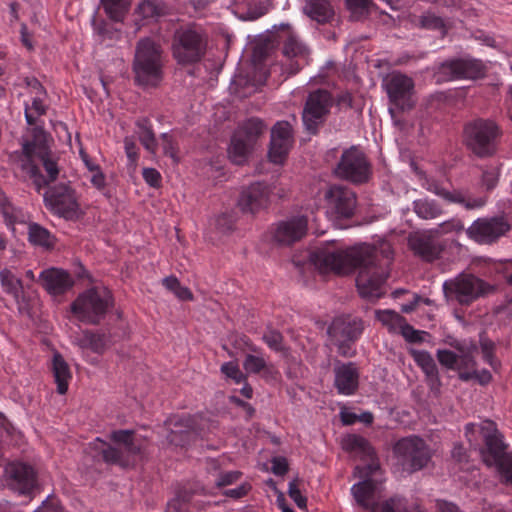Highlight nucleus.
Returning a JSON list of instances; mask_svg holds the SVG:
<instances>
[{
	"label": "nucleus",
	"instance_id": "obj_1",
	"mask_svg": "<svg viewBox=\"0 0 512 512\" xmlns=\"http://www.w3.org/2000/svg\"><path fill=\"white\" fill-rule=\"evenodd\" d=\"M392 254L391 244L380 239L373 245L359 244L345 249L334 243L322 245L310 253L309 259L320 273L347 274L358 268L356 285L360 295L378 299L383 295Z\"/></svg>",
	"mask_w": 512,
	"mask_h": 512
},
{
	"label": "nucleus",
	"instance_id": "obj_2",
	"mask_svg": "<svg viewBox=\"0 0 512 512\" xmlns=\"http://www.w3.org/2000/svg\"><path fill=\"white\" fill-rule=\"evenodd\" d=\"M379 468L378 461L373 458L366 466L355 468V476L363 479L351 487L355 501L363 508L370 509L371 512H407L405 501L397 497L391 498L381 505H373L377 492Z\"/></svg>",
	"mask_w": 512,
	"mask_h": 512
},
{
	"label": "nucleus",
	"instance_id": "obj_3",
	"mask_svg": "<svg viewBox=\"0 0 512 512\" xmlns=\"http://www.w3.org/2000/svg\"><path fill=\"white\" fill-rule=\"evenodd\" d=\"M163 66L160 45L149 38L141 39L136 46L133 61L135 82L144 88L156 87L162 81Z\"/></svg>",
	"mask_w": 512,
	"mask_h": 512
},
{
	"label": "nucleus",
	"instance_id": "obj_4",
	"mask_svg": "<svg viewBox=\"0 0 512 512\" xmlns=\"http://www.w3.org/2000/svg\"><path fill=\"white\" fill-rule=\"evenodd\" d=\"M112 441L116 447L107 445L100 439L90 443V447L95 451L93 457H102L110 464H117L122 467L134 465L136 458L141 455L142 444L134 437L130 430H118L111 434Z\"/></svg>",
	"mask_w": 512,
	"mask_h": 512
},
{
	"label": "nucleus",
	"instance_id": "obj_5",
	"mask_svg": "<svg viewBox=\"0 0 512 512\" xmlns=\"http://www.w3.org/2000/svg\"><path fill=\"white\" fill-rule=\"evenodd\" d=\"M19 166L33 180L38 190L49 181H54L59 173L58 166L49 158L47 149L34 143L23 145Z\"/></svg>",
	"mask_w": 512,
	"mask_h": 512
},
{
	"label": "nucleus",
	"instance_id": "obj_6",
	"mask_svg": "<svg viewBox=\"0 0 512 512\" xmlns=\"http://www.w3.org/2000/svg\"><path fill=\"white\" fill-rule=\"evenodd\" d=\"M111 305V294L105 287H93L81 293L71 305L72 313L81 321L96 324Z\"/></svg>",
	"mask_w": 512,
	"mask_h": 512
},
{
	"label": "nucleus",
	"instance_id": "obj_7",
	"mask_svg": "<svg viewBox=\"0 0 512 512\" xmlns=\"http://www.w3.org/2000/svg\"><path fill=\"white\" fill-rule=\"evenodd\" d=\"M498 127L493 121L477 119L466 125L464 142L474 154L484 157L495 150Z\"/></svg>",
	"mask_w": 512,
	"mask_h": 512
},
{
	"label": "nucleus",
	"instance_id": "obj_8",
	"mask_svg": "<svg viewBox=\"0 0 512 512\" xmlns=\"http://www.w3.org/2000/svg\"><path fill=\"white\" fill-rule=\"evenodd\" d=\"M207 45L206 35L199 29L188 28L176 35L173 44L174 58L181 64L199 61Z\"/></svg>",
	"mask_w": 512,
	"mask_h": 512
},
{
	"label": "nucleus",
	"instance_id": "obj_9",
	"mask_svg": "<svg viewBox=\"0 0 512 512\" xmlns=\"http://www.w3.org/2000/svg\"><path fill=\"white\" fill-rule=\"evenodd\" d=\"M394 452L401 464L410 471L422 469L431 458L429 447L417 436L399 440L394 446Z\"/></svg>",
	"mask_w": 512,
	"mask_h": 512
},
{
	"label": "nucleus",
	"instance_id": "obj_10",
	"mask_svg": "<svg viewBox=\"0 0 512 512\" xmlns=\"http://www.w3.org/2000/svg\"><path fill=\"white\" fill-rule=\"evenodd\" d=\"M489 289L482 280L462 274L443 283V291L448 299H454L460 304H469Z\"/></svg>",
	"mask_w": 512,
	"mask_h": 512
},
{
	"label": "nucleus",
	"instance_id": "obj_11",
	"mask_svg": "<svg viewBox=\"0 0 512 512\" xmlns=\"http://www.w3.org/2000/svg\"><path fill=\"white\" fill-rule=\"evenodd\" d=\"M478 429L485 441L486 449L482 451V456L488 466H493L509 455L505 452L502 436L498 433L495 424L491 421H485L480 426L473 423H469L465 426L466 436L471 444L474 441L471 435Z\"/></svg>",
	"mask_w": 512,
	"mask_h": 512
},
{
	"label": "nucleus",
	"instance_id": "obj_12",
	"mask_svg": "<svg viewBox=\"0 0 512 512\" xmlns=\"http://www.w3.org/2000/svg\"><path fill=\"white\" fill-rule=\"evenodd\" d=\"M46 207L55 215L72 220L80 216L75 191L68 186H57L44 194Z\"/></svg>",
	"mask_w": 512,
	"mask_h": 512
},
{
	"label": "nucleus",
	"instance_id": "obj_13",
	"mask_svg": "<svg viewBox=\"0 0 512 512\" xmlns=\"http://www.w3.org/2000/svg\"><path fill=\"white\" fill-rule=\"evenodd\" d=\"M363 332V323L358 318L337 317L328 328V334L338 352L344 356H350L349 342L355 341Z\"/></svg>",
	"mask_w": 512,
	"mask_h": 512
},
{
	"label": "nucleus",
	"instance_id": "obj_14",
	"mask_svg": "<svg viewBox=\"0 0 512 512\" xmlns=\"http://www.w3.org/2000/svg\"><path fill=\"white\" fill-rule=\"evenodd\" d=\"M335 173L341 179L363 183L369 179L370 167L364 153L352 147L343 152Z\"/></svg>",
	"mask_w": 512,
	"mask_h": 512
},
{
	"label": "nucleus",
	"instance_id": "obj_15",
	"mask_svg": "<svg viewBox=\"0 0 512 512\" xmlns=\"http://www.w3.org/2000/svg\"><path fill=\"white\" fill-rule=\"evenodd\" d=\"M503 216L478 218L467 229V236L479 244H491L510 230Z\"/></svg>",
	"mask_w": 512,
	"mask_h": 512
},
{
	"label": "nucleus",
	"instance_id": "obj_16",
	"mask_svg": "<svg viewBox=\"0 0 512 512\" xmlns=\"http://www.w3.org/2000/svg\"><path fill=\"white\" fill-rule=\"evenodd\" d=\"M332 102L331 95L325 90H317L309 94L302 113L304 126L309 132H316L325 121Z\"/></svg>",
	"mask_w": 512,
	"mask_h": 512
},
{
	"label": "nucleus",
	"instance_id": "obj_17",
	"mask_svg": "<svg viewBox=\"0 0 512 512\" xmlns=\"http://www.w3.org/2000/svg\"><path fill=\"white\" fill-rule=\"evenodd\" d=\"M383 87L392 103L401 110L410 109L413 106V80L399 72H393L383 80Z\"/></svg>",
	"mask_w": 512,
	"mask_h": 512
},
{
	"label": "nucleus",
	"instance_id": "obj_18",
	"mask_svg": "<svg viewBox=\"0 0 512 512\" xmlns=\"http://www.w3.org/2000/svg\"><path fill=\"white\" fill-rule=\"evenodd\" d=\"M4 482L13 492L28 495L36 485V474L30 465L12 462L4 469Z\"/></svg>",
	"mask_w": 512,
	"mask_h": 512
},
{
	"label": "nucleus",
	"instance_id": "obj_19",
	"mask_svg": "<svg viewBox=\"0 0 512 512\" xmlns=\"http://www.w3.org/2000/svg\"><path fill=\"white\" fill-rule=\"evenodd\" d=\"M327 212L336 218H349L356 208L354 192L340 185L331 186L325 193Z\"/></svg>",
	"mask_w": 512,
	"mask_h": 512
},
{
	"label": "nucleus",
	"instance_id": "obj_20",
	"mask_svg": "<svg viewBox=\"0 0 512 512\" xmlns=\"http://www.w3.org/2000/svg\"><path fill=\"white\" fill-rule=\"evenodd\" d=\"M293 144L292 127L287 121L277 122L271 130L268 156L271 162L282 164Z\"/></svg>",
	"mask_w": 512,
	"mask_h": 512
},
{
	"label": "nucleus",
	"instance_id": "obj_21",
	"mask_svg": "<svg viewBox=\"0 0 512 512\" xmlns=\"http://www.w3.org/2000/svg\"><path fill=\"white\" fill-rule=\"evenodd\" d=\"M441 71L449 79H478L485 75L487 67L481 60L462 58L443 63Z\"/></svg>",
	"mask_w": 512,
	"mask_h": 512
},
{
	"label": "nucleus",
	"instance_id": "obj_22",
	"mask_svg": "<svg viewBox=\"0 0 512 512\" xmlns=\"http://www.w3.org/2000/svg\"><path fill=\"white\" fill-rule=\"evenodd\" d=\"M422 186L443 198L449 203L461 204L467 210H476L485 206L487 198L483 196H471L461 191H448L434 180L424 178Z\"/></svg>",
	"mask_w": 512,
	"mask_h": 512
},
{
	"label": "nucleus",
	"instance_id": "obj_23",
	"mask_svg": "<svg viewBox=\"0 0 512 512\" xmlns=\"http://www.w3.org/2000/svg\"><path fill=\"white\" fill-rule=\"evenodd\" d=\"M309 219L296 216L279 222L273 230V239L280 245H290L300 240L306 233Z\"/></svg>",
	"mask_w": 512,
	"mask_h": 512
},
{
	"label": "nucleus",
	"instance_id": "obj_24",
	"mask_svg": "<svg viewBox=\"0 0 512 512\" xmlns=\"http://www.w3.org/2000/svg\"><path fill=\"white\" fill-rule=\"evenodd\" d=\"M359 384V372L357 366L352 363L337 362L334 366V385L339 394L352 395Z\"/></svg>",
	"mask_w": 512,
	"mask_h": 512
},
{
	"label": "nucleus",
	"instance_id": "obj_25",
	"mask_svg": "<svg viewBox=\"0 0 512 512\" xmlns=\"http://www.w3.org/2000/svg\"><path fill=\"white\" fill-rule=\"evenodd\" d=\"M269 199V189L262 183H254L242 191L238 206L244 213H255L265 207Z\"/></svg>",
	"mask_w": 512,
	"mask_h": 512
},
{
	"label": "nucleus",
	"instance_id": "obj_26",
	"mask_svg": "<svg viewBox=\"0 0 512 512\" xmlns=\"http://www.w3.org/2000/svg\"><path fill=\"white\" fill-rule=\"evenodd\" d=\"M39 280L46 291L52 296L64 294L74 284L71 275L67 271L58 268H50L42 271Z\"/></svg>",
	"mask_w": 512,
	"mask_h": 512
},
{
	"label": "nucleus",
	"instance_id": "obj_27",
	"mask_svg": "<svg viewBox=\"0 0 512 512\" xmlns=\"http://www.w3.org/2000/svg\"><path fill=\"white\" fill-rule=\"evenodd\" d=\"M243 367L249 374H260L266 381H276L279 371L271 362H268L263 354L255 347L247 353L243 361Z\"/></svg>",
	"mask_w": 512,
	"mask_h": 512
},
{
	"label": "nucleus",
	"instance_id": "obj_28",
	"mask_svg": "<svg viewBox=\"0 0 512 512\" xmlns=\"http://www.w3.org/2000/svg\"><path fill=\"white\" fill-rule=\"evenodd\" d=\"M30 93L33 95L31 105L25 106V118L29 125L36 122V119L45 113L44 99L46 92L37 79L27 81Z\"/></svg>",
	"mask_w": 512,
	"mask_h": 512
},
{
	"label": "nucleus",
	"instance_id": "obj_29",
	"mask_svg": "<svg viewBox=\"0 0 512 512\" xmlns=\"http://www.w3.org/2000/svg\"><path fill=\"white\" fill-rule=\"evenodd\" d=\"M0 283L3 291L14 298L22 313L26 303L22 281L11 270L3 269L0 271Z\"/></svg>",
	"mask_w": 512,
	"mask_h": 512
},
{
	"label": "nucleus",
	"instance_id": "obj_30",
	"mask_svg": "<svg viewBox=\"0 0 512 512\" xmlns=\"http://www.w3.org/2000/svg\"><path fill=\"white\" fill-rule=\"evenodd\" d=\"M73 343L83 352L91 350L98 354L103 353L111 344L107 335L90 331H83L80 335L75 336Z\"/></svg>",
	"mask_w": 512,
	"mask_h": 512
},
{
	"label": "nucleus",
	"instance_id": "obj_31",
	"mask_svg": "<svg viewBox=\"0 0 512 512\" xmlns=\"http://www.w3.org/2000/svg\"><path fill=\"white\" fill-rule=\"evenodd\" d=\"M430 235L426 234H414L409 237L410 248L419 256L427 261L434 260L440 250L430 239Z\"/></svg>",
	"mask_w": 512,
	"mask_h": 512
},
{
	"label": "nucleus",
	"instance_id": "obj_32",
	"mask_svg": "<svg viewBox=\"0 0 512 512\" xmlns=\"http://www.w3.org/2000/svg\"><path fill=\"white\" fill-rule=\"evenodd\" d=\"M303 12L319 24L328 22L334 11L327 0H306Z\"/></svg>",
	"mask_w": 512,
	"mask_h": 512
},
{
	"label": "nucleus",
	"instance_id": "obj_33",
	"mask_svg": "<svg viewBox=\"0 0 512 512\" xmlns=\"http://www.w3.org/2000/svg\"><path fill=\"white\" fill-rule=\"evenodd\" d=\"M411 356L417 365L423 370L431 385H439L436 363L431 354L424 350L410 349Z\"/></svg>",
	"mask_w": 512,
	"mask_h": 512
},
{
	"label": "nucleus",
	"instance_id": "obj_34",
	"mask_svg": "<svg viewBox=\"0 0 512 512\" xmlns=\"http://www.w3.org/2000/svg\"><path fill=\"white\" fill-rule=\"evenodd\" d=\"M52 370L59 394H65L71 379V371L61 354L55 353L52 360Z\"/></svg>",
	"mask_w": 512,
	"mask_h": 512
},
{
	"label": "nucleus",
	"instance_id": "obj_35",
	"mask_svg": "<svg viewBox=\"0 0 512 512\" xmlns=\"http://www.w3.org/2000/svg\"><path fill=\"white\" fill-rule=\"evenodd\" d=\"M254 145L246 141L240 134H234L228 148V155L235 164H243L249 157Z\"/></svg>",
	"mask_w": 512,
	"mask_h": 512
},
{
	"label": "nucleus",
	"instance_id": "obj_36",
	"mask_svg": "<svg viewBox=\"0 0 512 512\" xmlns=\"http://www.w3.org/2000/svg\"><path fill=\"white\" fill-rule=\"evenodd\" d=\"M236 215L234 211H224L215 215L209 222V229L220 235H227L234 229Z\"/></svg>",
	"mask_w": 512,
	"mask_h": 512
},
{
	"label": "nucleus",
	"instance_id": "obj_37",
	"mask_svg": "<svg viewBox=\"0 0 512 512\" xmlns=\"http://www.w3.org/2000/svg\"><path fill=\"white\" fill-rule=\"evenodd\" d=\"M413 208L417 216L425 220L435 219L443 213L441 206L435 200L428 198L415 200Z\"/></svg>",
	"mask_w": 512,
	"mask_h": 512
},
{
	"label": "nucleus",
	"instance_id": "obj_38",
	"mask_svg": "<svg viewBox=\"0 0 512 512\" xmlns=\"http://www.w3.org/2000/svg\"><path fill=\"white\" fill-rule=\"evenodd\" d=\"M266 126L260 119L252 118L246 121L234 134H240L246 141L255 145L257 139L264 133Z\"/></svg>",
	"mask_w": 512,
	"mask_h": 512
},
{
	"label": "nucleus",
	"instance_id": "obj_39",
	"mask_svg": "<svg viewBox=\"0 0 512 512\" xmlns=\"http://www.w3.org/2000/svg\"><path fill=\"white\" fill-rule=\"evenodd\" d=\"M376 318L391 333H399L406 321L399 313L388 309L376 311Z\"/></svg>",
	"mask_w": 512,
	"mask_h": 512
},
{
	"label": "nucleus",
	"instance_id": "obj_40",
	"mask_svg": "<svg viewBox=\"0 0 512 512\" xmlns=\"http://www.w3.org/2000/svg\"><path fill=\"white\" fill-rule=\"evenodd\" d=\"M284 55L289 58H298L306 61L309 55V48L295 35H290L283 48Z\"/></svg>",
	"mask_w": 512,
	"mask_h": 512
},
{
	"label": "nucleus",
	"instance_id": "obj_41",
	"mask_svg": "<svg viewBox=\"0 0 512 512\" xmlns=\"http://www.w3.org/2000/svg\"><path fill=\"white\" fill-rule=\"evenodd\" d=\"M101 4L111 19L119 21L127 12L130 0H101Z\"/></svg>",
	"mask_w": 512,
	"mask_h": 512
},
{
	"label": "nucleus",
	"instance_id": "obj_42",
	"mask_svg": "<svg viewBox=\"0 0 512 512\" xmlns=\"http://www.w3.org/2000/svg\"><path fill=\"white\" fill-rule=\"evenodd\" d=\"M419 26L424 29L437 31L442 35L447 31L445 21L431 11H427L419 17Z\"/></svg>",
	"mask_w": 512,
	"mask_h": 512
},
{
	"label": "nucleus",
	"instance_id": "obj_43",
	"mask_svg": "<svg viewBox=\"0 0 512 512\" xmlns=\"http://www.w3.org/2000/svg\"><path fill=\"white\" fill-rule=\"evenodd\" d=\"M28 234L30 242L35 245L50 247L53 244V237L49 231L38 224H31Z\"/></svg>",
	"mask_w": 512,
	"mask_h": 512
},
{
	"label": "nucleus",
	"instance_id": "obj_44",
	"mask_svg": "<svg viewBox=\"0 0 512 512\" xmlns=\"http://www.w3.org/2000/svg\"><path fill=\"white\" fill-rule=\"evenodd\" d=\"M464 230V225L461 220L452 218L450 220L444 221L436 227L429 230V234L439 237L446 234L459 233Z\"/></svg>",
	"mask_w": 512,
	"mask_h": 512
},
{
	"label": "nucleus",
	"instance_id": "obj_45",
	"mask_svg": "<svg viewBox=\"0 0 512 512\" xmlns=\"http://www.w3.org/2000/svg\"><path fill=\"white\" fill-rule=\"evenodd\" d=\"M346 4L354 19L368 15L375 8L372 0H346Z\"/></svg>",
	"mask_w": 512,
	"mask_h": 512
},
{
	"label": "nucleus",
	"instance_id": "obj_46",
	"mask_svg": "<svg viewBox=\"0 0 512 512\" xmlns=\"http://www.w3.org/2000/svg\"><path fill=\"white\" fill-rule=\"evenodd\" d=\"M163 285L169 291H171L180 300H191V291L184 286H181L176 277L170 276L163 279Z\"/></svg>",
	"mask_w": 512,
	"mask_h": 512
},
{
	"label": "nucleus",
	"instance_id": "obj_47",
	"mask_svg": "<svg viewBox=\"0 0 512 512\" xmlns=\"http://www.w3.org/2000/svg\"><path fill=\"white\" fill-rule=\"evenodd\" d=\"M343 446L350 450H363L367 455L372 456L373 452L367 441L357 435H349L343 440Z\"/></svg>",
	"mask_w": 512,
	"mask_h": 512
},
{
	"label": "nucleus",
	"instance_id": "obj_48",
	"mask_svg": "<svg viewBox=\"0 0 512 512\" xmlns=\"http://www.w3.org/2000/svg\"><path fill=\"white\" fill-rule=\"evenodd\" d=\"M137 11L144 18H152L161 15L163 8L153 0H144L138 5Z\"/></svg>",
	"mask_w": 512,
	"mask_h": 512
},
{
	"label": "nucleus",
	"instance_id": "obj_49",
	"mask_svg": "<svg viewBox=\"0 0 512 512\" xmlns=\"http://www.w3.org/2000/svg\"><path fill=\"white\" fill-rule=\"evenodd\" d=\"M221 372L227 377L232 379L236 384H240L246 380V376L240 370L236 362H226L221 366Z\"/></svg>",
	"mask_w": 512,
	"mask_h": 512
},
{
	"label": "nucleus",
	"instance_id": "obj_50",
	"mask_svg": "<svg viewBox=\"0 0 512 512\" xmlns=\"http://www.w3.org/2000/svg\"><path fill=\"white\" fill-rule=\"evenodd\" d=\"M478 349L476 346L472 345L467 349V351H461L458 354V364L457 369H473L475 366V354Z\"/></svg>",
	"mask_w": 512,
	"mask_h": 512
},
{
	"label": "nucleus",
	"instance_id": "obj_51",
	"mask_svg": "<svg viewBox=\"0 0 512 512\" xmlns=\"http://www.w3.org/2000/svg\"><path fill=\"white\" fill-rule=\"evenodd\" d=\"M493 466L497 468L503 481L512 485V456L508 455Z\"/></svg>",
	"mask_w": 512,
	"mask_h": 512
},
{
	"label": "nucleus",
	"instance_id": "obj_52",
	"mask_svg": "<svg viewBox=\"0 0 512 512\" xmlns=\"http://www.w3.org/2000/svg\"><path fill=\"white\" fill-rule=\"evenodd\" d=\"M399 334H401L407 341L417 343L423 342L427 333L424 331H419L414 329L411 325H409L406 321L401 328Z\"/></svg>",
	"mask_w": 512,
	"mask_h": 512
},
{
	"label": "nucleus",
	"instance_id": "obj_53",
	"mask_svg": "<svg viewBox=\"0 0 512 512\" xmlns=\"http://www.w3.org/2000/svg\"><path fill=\"white\" fill-rule=\"evenodd\" d=\"M263 341L272 350L279 351L282 349V335L276 330H268L263 334Z\"/></svg>",
	"mask_w": 512,
	"mask_h": 512
},
{
	"label": "nucleus",
	"instance_id": "obj_54",
	"mask_svg": "<svg viewBox=\"0 0 512 512\" xmlns=\"http://www.w3.org/2000/svg\"><path fill=\"white\" fill-rule=\"evenodd\" d=\"M437 357L439 362L447 368H457L458 354L449 350H439Z\"/></svg>",
	"mask_w": 512,
	"mask_h": 512
},
{
	"label": "nucleus",
	"instance_id": "obj_55",
	"mask_svg": "<svg viewBox=\"0 0 512 512\" xmlns=\"http://www.w3.org/2000/svg\"><path fill=\"white\" fill-rule=\"evenodd\" d=\"M498 179H499L498 168H490L483 172L482 184L486 188V190H491L497 185Z\"/></svg>",
	"mask_w": 512,
	"mask_h": 512
},
{
	"label": "nucleus",
	"instance_id": "obj_56",
	"mask_svg": "<svg viewBox=\"0 0 512 512\" xmlns=\"http://www.w3.org/2000/svg\"><path fill=\"white\" fill-rule=\"evenodd\" d=\"M288 494L301 509L306 507V497H304L300 491L299 485L296 481L289 483Z\"/></svg>",
	"mask_w": 512,
	"mask_h": 512
},
{
	"label": "nucleus",
	"instance_id": "obj_57",
	"mask_svg": "<svg viewBox=\"0 0 512 512\" xmlns=\"http://www.w3.org/2000/svg\"><path fill=\"white\" fill-rule=\"evenodd\" d=\"M162 148L165 155L169 156L174 163L178 162L177 148L173 139L166 133L162 134Z\"/></svg>",
	"mask_w": 512,
	"mask_h": 512
},
{
	"label": "nucleus",
	"instance_id": "obj_58",
	"mask_svg": "<svg viewBox=\"0 0 512 512\" xmlns=\"http://www.w3.org/2000/svg\"><path fill=\"white\" fill-rule=\"evenodd\" d=\"M80 153H81L82 159L84 160L86 166L90 169V171L94 172V174L91 177L92 184L97 188H102L105 185L104 175L100 171L95 169L92 165H90V163L87 159V155L83 151H81Z\"/></svg>",
	"mask_w": 512,
	"mask_h": 512
},
{
	"label": "nucleus",
	"instance_id": "obj_59",
	"mask_svg": "<svg viewBox=\"0 0 512 512\" xmlns=\"http://www.w3.org/2000/svg\"><path fill=\"white\" fill-rule=\"evenodd\" d=\"M140 141L142 145L147 149L149 152L154 153L156 150V141L154 138V134L150 129L144 128L140 132Z\"/></svg>",
	"mask_w": 512,
	"mask_h": 512
},
{
	"label": "nucleus",
	"instance_id": "obj_60",
	"mask_svg": "<svg viewBox=\"0 0 512 512\" xmlns=\"http://www.w3.org/2000/svg\"><path fill=\"white\" fill-rule=\"evenodd\" d=\"M143 178L151 187H159L161 184V174L154 168H144Z\"/></svg>",
	"mask_w": 512,
	"mask_h": 512
},
{
	"label": "nucleus",
	"instance_id": "obj_61",
	"mask_svg": "<svg viewBox=\"0 0 512 512\" xmlns=\"http://www.w3.org/2000/svg\"><path fill=\"white\" fill-rule=\"evenodd\" d=\"M241 475L242 474L239 471H229L222 473L217 479L216 484L218 487L234 484L240 479Z\"/></svg>",
	"mask_w": 512,
	"mask_h": 512
},
{
	"label": "nucleus",
	"instance_id": "obj_62",
	"mask_svg": "<svg viewBox=\"0 0 512 512\" xmlns=\"http://www.w3.org/2000/svg\"><path fill=\"white\" fill-rule=\"evenodd\" d=\"M481 351L483 359L492 367H496V361L493 356L494 344L489 340L481 341Z\"/></svg>",
	"mask_w": 512,
	"mask_h": 512
},
{
	"label": "nucleus",
	"instance_id": "obj_63",
	"mask_svg": "<svg viewBox=\"0 0 512 512\" xmlns=\"http://www.w3.org/2000/svg\"><path fill=\"white\" fill-rule=\"evenodd\" d=\"M250 489H251L250 484L245 482V483H241L239 486H237L235 488L225 490L223 492V494L226 497H230L233 499H240V498L244 497L245 495H247V493L250 491Z\"/></svg>",
	"mask_w": 512,
	"mask_h": 512
},
{
	"label": "nucleus",
	"instance_id": "obj_64",
	"mask_svg": "<svg viewBox=\"0 0 512 512\" xmlns=\"http://www.w3.org/2000/svg\"><path fill=\"white\" fill-rule=\"evenodd\" d=\"M460 377L464 380H468L472 377H476L481 384H486L490 381L491 374L489 371H486V370H483L480 373H478L476 370H473L472 372L460 373Z\"/></svg>",
	"mask_w": 512,
	"mask_h": 512
}]
</instances>
